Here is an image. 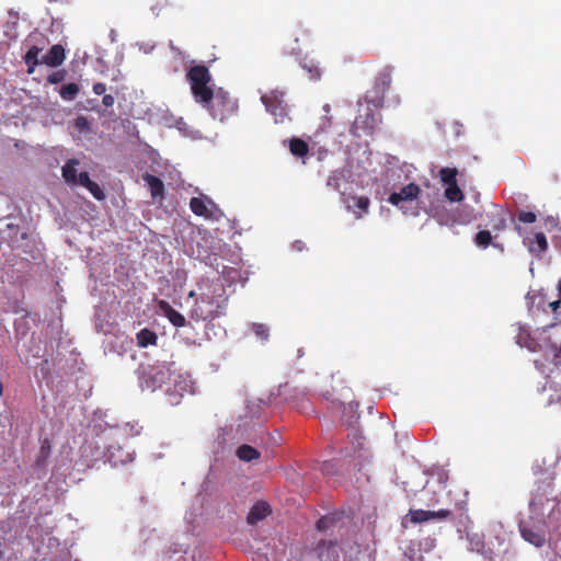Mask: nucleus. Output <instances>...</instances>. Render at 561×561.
<instances>
[{
    "label": "nucleus",
    "instance_id": "obj_10",
    "mask_svg": "<svg viewBox=\"0 0 561 561\" xmlns=\"http://www.w3.org/2000/svg\"><path fill=\"white\" fill-rule=\"evenodd\" d=\"M519 530L522 537L535 547H542L545 545L546 534L542 528L520 523Z\"/></svg>",
    "mask_w": 561,
    "mask_h": 561
},
{
    "label": "nucleus",
    "instance_id": "obj_8",
    "mask_svg": "<svg viewBox=\"0 0 561 561\" xmlns=\"http://www.w3.org/2000/svg\"><path fill=\"white\" fill-rule=\"evenodd\" d=\"M486 226H489L495 237L497 233L504 231L507 227V211L497 205H493L492 209L486 213Z\"/></svg>",
    "mask_w": 561,
    "mask_h": 561
},
{
    "label": "nucleus",
    "instance_id": "obj_18",
    "mask_svg": "<svg viewBox=\"0 0 561 561\" xmlns=\"http://www.w3.org/2000/svg\"><path fill=\"white\" fill-rule=\"evenodd\" d=\"M144 181L147 183V185L149 186V190H150V193H151V196L153 198H157V197H163V194H164V184L163 182L161 181V179H159L158 176L156 175H152V174H149V173H146L144 176H142Z\"/></svg>",
    "mask_w": 561,
    "mask_h": 561
},
{
    "label": "nucleus",
    "instance_id": "obj_16",
    "mask_svg": "<svg viewBox=\"0 0 561 561\" xmlns=\"http://www.w3.org/2000/svg\"><path fill=\"white\" fill-rule=\"evenodd\" d=\"M350 202L347 204V209L352 210L356 218H362L363 214H366L368 211L370 201L366 196H351Z\"/></svg>",
    "mask_w": 561,
    "mask_h": 561
},
{
    "label": "nucleus",
    "instance_id": "obj_5",
    "mask_svg": "<svg viewBox=\"0 0 561 561\" xmlns=\"http://www.w3.org/2000/svg\"><path fill=\"white\" fill-rule=\"evenodd\" d=\"M392 82V68L387 66L381 69L376 78L373 85L371 92L374 93L371 102L376 105H382L386 93L389 91Z\"/></svg>",
    "mask_w": 561,
    "mask_h": 561
},
{
    "label": "nucleus",
    "instance_id": "obj_42",
    "mask_svg": "<svg viewBox=\"0 0 561 561\" xmlns=\"http://www.w3.org/2000/svg\"><path fill=\"white\" fill-rule=\"evenodd\" d=\"M88 124L87 119L84 117H79L77 119V126L78 127H84Z\"/></svg>",
    "mask_w": 561,
    "mask_h": 561
},
{
    "label": "nucleus",
    "instance_id": "obj_23",
    "mask_svg": "<svg viewBox=\"0 0 561 561\" xmlns=\"http://www.w3.org/2000/svg\"><path fill=\"white\" fill-rule=\"evenodd\" d=\"M289 150L293 156L302 158L308 154L309 145L300 138H293L289 140Z\"/></svg>",
    "mask_w": 561,
    "mask_h": 561
},
{
    "label": "nucleus",
    "instance_id": "obj_41",
    "mask_svg": "<svg viewBox=\"0 0 561 561\" xmlns=\"http://www.w3.org/2000/svg\"><path fill=\"white\" fill-rule=\"evenodd\" d=\"M560 305H561V300L559 299V300H556V301L550 302V304H549V307L551 308V310H552L553 312H556V311H557V309L560 307Z\"/></svg>",
    "mask_w": 561,
    "mask_h": 561
},
{
    "label": "nucleus",
    "instance_id": "obj_6",
    "mask_svg": "<svg viewBox=\"0 0 561 561\" xmlns=\"http://www.w3.org/2000/svg\"><path fill=\"white\" fill-rule=\"evenodd\" d=\"M190 208L196 215L207 219L218 220L222 213L217 205L209 198L203 199L201 197H192L190 201Z\"/></svg>",
    "mask_w": 561,
    "mask_h": 561
},
{
    "label": "nucleus",
    "instance_id": "obj_29",
    "mask_svg": "<svg viewBox=\"0 0 561 561\" xmlns=\"http://www.w3.org/2000/svg\"><path fill=\"white\" fill-rule=\"evenodd\" d=\"M253 333L256 335L257 339L261 341H267L270 336V329L264 323H252L251 324Z\"/></svg>",
    "mask_w": 561,
    "mask_h": 561
},
{
    "label": "nucleus",
    "instance_id": "obj_44",
    "mask_svg": "<svg viewBox=\"0 0 561 561\" xmlns=\"http://www.w3.org/2000/svg\"><path fill=\"white\" fill-rule=\"evenodd\" d=\"M2 391H3V386H2V382L0 381V396L2 394Z\"/></svg>",
    "mask_w": 561,
    "mask_h": 561
},
{
    "label": "nucleus",
    "instance_id": "obj_30",
    "mask_svg": "<svg viewBox=\"0 0 561 561\" xmlns=\"http://www.w3.org/2000/svg\"><path fill=\"white\" fill-rule=\"evenodd\" d=\"M85 188L92 194V196L95 199L103 201L105 198V194H104L103 190L100 187V185L96 182L91 181L90 183H88L85 185Z\"/></svg>",
    "mask_w": 561,
    "mask_h": 561
},
{
    "label": "nucleus",
    "instance_id": "obj_13",
    "mask_svg": "<svg viewBox=\"0 0 561 561\" xmlns=\"http://www.w3.org/2000/svg\"><path fill=\"white\" fill-rule=\"evenodd\" d=\"M272 513L271 506L264 501L256 502L250 510L247 522L250 525H255L265 519Z\"/></svg>",
    "mask_w": 561,
    "mask_h": 561
},
{
    "label": "nucleus",
    "instance_id": "obj_20",
    "mask_svg": "<svg viewBox=\"0 0 561 561\" xmlns=\"http://www.w3.org/2000/svg\"><path fill=\"white\" fill-rule=\"evenodd\" d=\"M79 164V161L77 159H70L67 161V163L62 167V178L65 181L69 184H78V175L77 174V165Z\"/></svg>",
    "mask_w": 561,
    "mask_h": 561
},
{
    "label": "nucleus",
    "instance_id": "obj_2",
    "mask_svg": "<svg viewBox=\"0 0 561 561\" xmlns=\"http://www.w3.org/2000/svg\"><path fill=\"white\" fill-rule=\"evenodd\" d=\"M203 107L209 112L213 118L224 122L236 114L238 104L229 93L219 89L213 93L211 100L205 103Z\"/></svg>",
    "mask_w": 561,
    "mask_h": 561
},
{
    "label": "nucleus",
    "instance_id": "obj_22",
    "mask_svg": "<svg viewBox=\"0 0 561 561\" xmlns=\"http://www.w3.org/2000/svg\"><path fill=\"white\" fill-rule=\"evenodd\" d=\"M236 455L242 461H252L260 458L259 450L247 444L239 446Z\"/></svg>",
    "mask_w": 561,
    "mask_h": 561
},
{
    "label": "nucleus",
    "instance_id": "obj_12",
    "mask_svg": "<svg viewBox=\"0 0 561 561\" xmlns=\"http://www.w3.org/2000/svg\"><path fill=\"white\" fill-rule=\"evenodd\" d=\"M529 252L535 255H541L548 249V241L543 232H535L524 240Z\"/></svg>",
    "mask_w": 561,
    "mask_h": 561
},
{
    "label": "nucleus",
    "instance_id": "obj_9",
    "mask_svg": "<svg viewBox=\"0 0 561 561\" xmlns=\"http://www.w3.org/2000/svg\"><path fill=\"white\" fill-rule=\"evenodd\" d=\"M412 523H424L431 519L445 520L453 516L450 510L425 511V510H410L409 512Z\"/></svg>",
    "mask_w": 561,
    "mask_h": 561
},
{
    "label": "nucleus",
    "instance_id": "obj_19",
    "mask_svg": "<svg viewBox=\"0 0 561 561\" xmlns=\"http://www.w3.org/2000/svg\"><path fill=\"white\" fill-rule=\"evenodd\" d=\"M214 311L206 309L199 299L195 300V304L191 310V318L195 321H207L214 320Z\"/></svg>",
    "mask_w": 561,
    "mask_h": 561
},
{
    "label": "nucleus",
    "instance_id": "obj_17",
    "mask_svg": "<svg viewBox=\"0 0 561 561\" xmlns=\"http://www.w3.org/2000/svg\"><path fill=\"white\" fill-rule=\"evenodd\" d=\"M108 461L114 466L124 465L133 461V456L128 451H124L119 446H110L107 449Z\"/></svg>",
    "mask_w": 561,
    "mask_h": 561
},
{
    "label": "nucleus",
    "instance_id": "obj_4",
    "mask_svg": "<svg viewBox=\"0 0 561 561\" xmlns=\"http://www.w3.org/2000/svg\"><path fill=\"white\" fill-rule=\"evenodd\" d=\"M261 100L267 112H270L275 117L276 123L284 122L285 117L288 115V106L284 101V94L282 92L272 91L262 95Z\"/></svg>",
    "mask_w": 561,
    "mask_h": 561
},
{
    "label": "nucleus",
    "instance_id": "obj_26",
    "mask_svg": "<svg viewBox=\"0 0 561 561\" xmlns=\"http://www.w3.org/2000/svg\"><path fill=\"white\" fill-rule=\"evenodd\" d=\"M458 170L456 168H442L439 178L443 183L448 185L457 184Z\"/></svg>",
    "mask_w": 561,
    "mask_h": 561
},
{
    "label": "nucleus",
    "instance_id": "obj_38",
    "mask_svg": "<svg viewBox=\"0 0 561 561\" xmlns=\"http://www.w3.org/2000/svg\"><path fill=\"white\" fill-rule=\"evenodd\" d=\"M92 90H93L94 94L102 95L106 91V85L102 82H96L93 84Z\"/></svg>",
    "mask_w": 561,
    "mask_h": 561
},
{
    "label": "nucleus",
    "instance_id": "obj_24",
    "mask_svg": "<svg viewBox=\"0 0 561 561\" xmlns=\"http://www.w3.org/2000/svg\"><path fill=\"white\" fill-rule=\"evenodd\" d=\"M41 53V48L37 46H32L27 53L25 54L24 60L28 66V73L34 71V68L41 62L38 60V54Z\"/></svg>",
    "mask_w": 561,
    "mask_h": 561
},
{
    "label": "nucleus",
    "instance_id": "obj_3",
    "mask_svg": "<svg viewBox=\"0 0 561 561\" xmlns=\"http://www.w3.org/2000/svg\"><path fill=\"white\" fill-rule=\"evenodd\" d=\"M206 309L214 311V319L226 313L228 297L221 285H215L209 288L208 293H203L198 298Z\"/></svg>",
    "mask_w": 561,
    "mask_h": 561
},
{
    "label": "nucleus",
    "instance_id": "obj_11",
    "mask_svg": "<svg viewBox=\"0 0 561 561\" xmlns=\"http://www.w3.org/2000/svg\"><path fill=\"white\" fill-rule=\"evenodd\" d=\"M159 312L165 317L174 327L183 328L186 324V320L183 314L173 309L171 305L165 300H159L157 302Z\"/></svg>",
    "mask_w": 561,
    "mask_h": 561
},
{
    "label": "nucleus",
    "instance_id": "obj_7",
    "mask_svg": "<svg viewBox=\"0 0 561 561\" xmlns=\"http://www.w3.org/2000/svg\"><path fill=\"white\" fill-rule=\"evenodd\" d=\"M420 193V186L415 183H410L403 186L399 192L391 193L388 202L393 206L403 208V203L413 202L419 197Z\"/></svg>",
    "mask_w": 561,
    "mask_h": 561
},
{
    "label": "nucleus",
    "instance_id": "obj_15",
    "mask_svg": "<svg viewBox=\"0 0 561 561\" xmlns=\"http://www.w3.org/2000/svg\"><path fill=\"white\" fill-rule=\"evenodd\" d=\"M65 58V48L62 45L56 44L42 57V64L49 67H58L64 62Z\"/></svg>",
    "mask_w": 561,
    "mask_h": 561
},
{
    "label": "nucleus",
    "instance_id": "obj_32",
    "mask_svg": "<svg viewBox=\"0 0 561 561\" xmlns=\"http://www.w3.org/2000/svg\"><path fill=\"white\" fill-rule=\"evenodd\" d=\"M66 76H67V71L65 69H60V70H57V71H54L53 73H50L47 77V81L50 84H57V83H60L61 81H64L66 79Z\"/></svg>",
    "mask_w": 561,
    "mask_h": 561
},
{
    "label": "nucleus",
    "instance_id": "obj_31",
    "mask_svg": "<svg viewBox=\"0 0 561 561\" xmlns=\"http://www.w3.org/2000/svg\"><path fill=\"white\" fill-rule=\"evenodd\" d=\"M335 523V517L334 516H331V515H325V516H322L318 522H317V529L319 531H324V530H328L330 529Z\"/></svg>",
    "mask_w": 561,
    "mask_h": 561
},
{
    "label": "nucleus",
    "instance_id": "obj_21",
    "mask_svg": "<svg viewBox=\"0 0 561 561\" xmlns=\"http://www.w3.org/2000/svg\"><path fill=\"white\" fill-rule=\"evenodd\" d=\"M136 339H137V344L140 347H147L149 345H157V342H158L157 334L147 328L141 329L137 333Z\"/></svg>",
    "mask_w": 561,
    "mask_h": 561
},
{
    "label": "nucleus",
    "instance_id": "obj_40",
    "mask_svg": "<svg viewBox=\"0 0 561 561\" xmlns=\"http://www.w3.org/2000/svg\"><path fill=\"white\" fill-rule=\"evenodd\" d=\"M50 453V444L49 442L46 439L43 444H42V447H41V454L44 458H46Z\"/></svg>",
    "mask_w": 561,
    "mask_h": 561
},
{
    "label": "nucleus",
    "instance_id": "obj_36",
    "mask_svg": "<svg viewBox=\"0 0 561 561\" xmlns=\"http://www.w3.org/2000/svg\"><path fill=\"white\" fill-rule=\"evenodd\" d=\"M304 68L308 70V72L310 73V77L312 79H319L320 78L321 71H320L318 66H316L313 64H311V65L305 64Z\"/></svg>",
    "mask_w": 561,
    "mask_h": 561
},
{
    "label": "nucleus",
    "instance_id": "obj_28",
    "mask_svg": "<svg viewBox=\"0 0 561 561\" xmlns=\"http://www.w3.org/2000/svg\"><path fill=\"white\" fill-rule=\"evenodd\" d=\"M445 197L449 202H460L463 198V193L458 184L448 185L445 190Z\"/></svg>",
    "mask_w": 561,
    "mask_h": 561
},
{
    "label": "nucleus",
    "instance_id": "obj_1",
    "mask_svg": "<svg viewBox=\"0 0 561 561\" xmlns=\"http://www.w3.org/2000/svg\"><path fill=\"white\" fill-rule=\"evenodd\" d=\"M186 78L191 85L192 95L202 106L213 98L214 90L209 87L211 75L205 65L192 66Z\"/></svg>",
    "mask_w": 561,
    "mask_h": 561
},
{
    "label": "nucleus",
    "instance_id": "obj_34",
    "mask_svg": "<svg viewBox=\"0 0 561 561\" xmlns=\"http://www.w3.org/2000/svg\"><path fill=\"white\" fill-rule=\"evenodd\" d=\"M518 220L524 224H534L537 220V216L533 211L522 210L518 213Z\"/></svg>",
    "mask_w": 561,
    "mask_h": 561
},
{
    "label": "nucleus",
    "instance_id": "obj_33",
    "mask_svg": "<svg viewBox=\"0 0 561 561\" xmlns=\"http://www.w3.org/2000/svg\"><path fill=\"white\" fill-rule=\"evenodd\" d=\"M341 178L342 173L340 171H333L328 178L327 185L337 191L340 188Z\"/></svg>",
    "mask_w": 561,
    "mask_h": 561
},
{
    "label": "nucleus",
    "instance_id": "obj_43",
    "mask_svg": "<svg viewBox=\"0 0 561 561\" xmlns=\"http://www.w3.org/2000/svg\"><path fill=\"white\" fill-rule=\"evenodd\" d=\"M558 289H559V294H560V297H561V279L559 280Z\"/></svg>",
    "mask_w": 561,
    "mask_h": 561
},
{
    "label": "nucleus",
    "instance_id": "obj_39",
    "mask_svg": "<svg viewBox=\"0 0 561 561\" xmlns=\"http://www.w3.org/2000/svg\"><path fill=\"white\" fill-rule=\"evenodd\" d=\"M114 96L111 95V94H105L102 99V104L105 106V107H111L113 106L114 104Z\"/></svg>",
    "mask_w": 561,
    "mask_h": 561
},
{
    "label": "nucleus",
    "instance_id": "obj_46",
    "mask_svg": "<svg viewBox=\"0 0 561 561\" xmlns=\"http://www.w3.org/2000/svg\"><path fill=\"white\" fill-rule=\"evenodd\" d=\"M2 558H3V552L0 551V561L2 560Z\"/></svg>",
    "mask_w": 561,
    "mask_h": 561
},
{
    "label": "nucleus",
    "instance_id": "obj_45",
    "mask_svg": "<svg viewBox=\"0 0 561 561\" xmlns=\"http://www.w3.org/2000/svg\"><path fill=\"white\" fill-rule=\"evenodd\" d=\"M194 295H195V293H194V291H191V293L188 294V296H190V297H193Z\"/></svg>",
    "mask_w": 561,
    "mask_h": 561
},
{
    "label": "nucleus",
    "instance_id": "obj_27",
    "mask_svg": "<svg viewBox=\"0 0 561 561\" xmlns=\"http://www.w3.org/2000/svg\"><path fill=\"white\" fill-rule=\"evenodd\" d=\"M492 240L493 237L491 234V231L486 229L478 231L477 234L474 236L476 245L482 249H485L490 244H492Z\"/></svg>",
    "mask_w": 561,
    "mask_h": 561
},
{
    "label": "nucleus",
    "instance_id": "obj_25",
    "mask_svg": "<svg viewBox=\"0 0 561 561\" xmlns=\"http://www.w3.org/2000/svg\"><path fill=\"white\" fill-rule=\"evenodd\" d=\"M80 91V88L77 83H67L62 85L59 90L60 98L65 101H72L76 99Z\"/></svg>",
    "mask_w": 561,
    "mask_h": 561
},
{
    "label": "nucleus",
    "instance_id": "obj_35",
    "mask_svg": "<svg viewBox=\"0 0 561 561\" xmlns=\"http://www.w3.org/2000/svg\"><path fill=\"white\" fill-rule=\"evenodd\" d=\"M335 546H336V543H335L334 541H329V542H327L325 540H321V541L318 543V546H317L316 550H317V552H318V556L322 559V557H323V549H324L325 547H328V548H335Z\"/></svg>",
    "mask_w": 561,
    "mask_h": 561
},
{
    "label": "nucleus",
    "instance_id": "obj_14",
    "mask_svg": "<svg viewBox=\"0 0 561 561\" xmlns=\"http://www.w3.org/2000/svg\"><path fill=\"white\" fill-rule=\"evenodd\" d=\"M377 125V117L374 111L367 108L365 114L358 115L353 124L354 133L358 129L371 133Z\"/></svg>",
    "mask_w": 561,
    "mask_h": 561
},
{
    "label": "nucleus",
    "instance_id": "obj_37",
    "mask_svg": "<svg viewBox=\"0 0 561 561\" xmlns=\"http://www.w3.org/2000/svg\"><path fill=\"white\" fill-rule=\"evenodd\" d=\"M77 180H78V184L82 185L83 187H85V185L92 181L90 179L88 172H81L78 175Z\"/></svg>",
    "mask_w": 561,
    "mask_h": 561
}]
</instances>
